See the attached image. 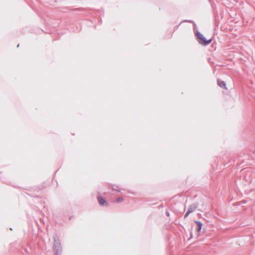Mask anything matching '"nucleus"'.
Instances as JSON below:
<instances>
[{
	"label": "nucleus",
	"mask_w": 255,
	"mask_h": 255,
	"mask_svg": "<svg viewBox=\"0 0 255 255\" xmlns=\"http://www.w3.org/2000/svg\"><path fill=\"white\" fill-rule=\"evenodd\" d=\"M218 84L221 88H223L224 89H226V84H225V83L224 82L221 81H218Z\"/></svg>",
	"instance_id": "3"
},
{
	"label": "nucleus",
	"mask_w": 255,
	"mask_h": 255,
	"mask_svg": "<svg viewBox=\"0 0 255 255\" xmlns=\"http://www.w3.org/2000/svg\"><path fill=\"white\" fill-rule=\"evenodd\" d=\"M123 201V198L122 197H119L116 200V202H121Z\"/></svg>",
	"instance_id": "6"
},
{
	"label": "nucleus",
	"mask_w": 255,
	"mask_h": 255,
	"mask_svg": "<svg viewBox=\"0 0 255 255\" xmlns=\"http://www.w3.org/2000/svg\"><path fill=\"white\" fill-rule=\"evenodd\" d=\"M195 223L198 226L197 231L200 232L202 227V224L199 221H196Z\"/></svg>",
	"instance_id": "4"
},
{
	"label": "nucleus",
	"mask_w": 255,
	"mask_h": 255,
	"mask_svg": "<svg viewBox=\"0 0 255 255\" xmlns=\"http://www.w3.org/2000/svg\"><path fill=\"white\" fill-rule=\"evenodd\" d=\"M196 34L197 37L198 42L202 45H208L210 44L212 41V39L206 40L204 37L203 35L200 33L199 32H197Z\"/></svg>",
	"instance_id": "1"
},
{
	"label": "nucleus",
	"mask_w": 255,
	"mask_h": 255,
	"mask_svg": "<svg viewBox=\"0 0 255 255\" xmlns=\"http://www.w3.org/2000/svg\"><path fill=\"white\" fill-rule=\"evenodd\" d=\"M97 198H98V201L100 205H104L105 204L107 205L106 201L102 197H101V196H98Z\"/></svg>",
	"instance_id": "2"
},
{
	"label": "nucleus",
	"mask_w": 255,
	"mask_h": 255,
	"mask_svg": "<svg viewBox=\"0 0 255 255\" xmlns=\"http://www.w3.org/2000/svg\"><path fill=\"white\" fill-rule=\"evenodd\" d=\"M195 208V207L194 208H192V207H190L188 209V210L187 212V213L185 214V216H184L185 218L187 217L190 213L192 212Z\"/></svg>",
	"instance_id": "5"
}]
</instances>
